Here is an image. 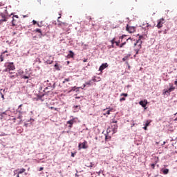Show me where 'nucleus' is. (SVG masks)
Wrapping results in <instances>:
<instances>
[{
  "label": "nucleus",
  "mask_w": 177,
  "mask_h": 177,
  "mask_svg": "<svg viewBox=\"0 0 177 177\" xmlns=\"http://www.w3.org/2000/svg\"><path fill=\"white\" fill-rule=\"evenodd\" d=\"M109 49H110V48H114V44H112L111 46H109Z\"/></svg>",
  "instance_id": "obj_43"
},
{
  "label": "nucleus",
  "mask_w": 177,
  "mask_h": 177,
  "mask_svg": "<svg viewBox=\"0 0 177 177\" xmlns=\"http://www.w3.org/2000/svg\"><path fill=\"white\" fill-rule=\"evenodd\" d=\"M67 24L65 23H63L62 24H61V26L62 27V28L65 30V31H68V30L64 29L65 27H67Z\"/></svg>",
  "instance_id": "obj_18"
},
{
  "label": "nucleus",
  "mask_w": 177,
  "mask_h": 177,
  "mask_svg": "<svg viewBox=\"0 0 177 177\" xmlns=\"http://www.w3.org/2000/svg\"><path fill=\"white\" fill-rule=\"evenodd\" d=\"M78 148H79V150H81V149H88V142L84 141L82 143H80Z\"/></svg>",
  "instance_id": "obj_4"
},
{
  "label": "nucleus",
  "mask_w": 177,
  "mask_h": 177,
  "mask_svg": "<svg viewBox=\"0 0 177 177\" xmlns=\"http://www.w3.org/2000/svg\"><path fill=\"white\" fill-rule=\"evenodd\" d=\"M24 172H26V169L22 168V169H20L19 171H18V174H24Z\"/></svg>",
  "instance_id": "obj_21"
},
{
  "label": "nucleus",
  "mask_w": 177,
  "mask_h": 177,
  "mask_svg": "<svg viewBox=\"0 0 177 177\" xmlns=\"http://www.w3.org/2000/svg\"><path fill=\"white\" fill-rule=\"evenodd\" d=\"M16 172H17V170L14 171V175H16Z\"/></svg>",
  "instance_id": "obj_49"
},
{
  "label": "nucleus",
  "mask_w": 177,
  "mask_h": 177,
  "mask_svg": "<svg viewBox=\"0 0 177 177\" xmlns=\"http://www.w3.org/2000/svg\"><path fill=\"white\" fill-rule=\"evenodd\" d=\"M67 64H70V62L68 61V62H67Z\"/></svg>",
  "instance_id": "obj_58"
},
{
  "label": "nucleus",
  "mask_w": 177,
  "mask_h": 177,
  "mask_svg": "<svg viewBox=\"0 0 177 177\" xmlns=\"http://www.w3.org/2000/svg\"><path fill=\"white\" fill-rule=\"evenodd\" d=\"M91 81L88 82H86V85H91Z\"/></svg>",
  "instance_id": "obj_40"
},
{
  "label": "nucleus",
  "mask_w": 177,
  "mask_h": 177,
  "mask_svg": "<svg viewBox=\"0 0 177 177\" xmlns=\"http://www.w3.org/2000/svg\"><path fill=\"white\" fill-rule=\"evenodd\" d=\"M88 167H90L91 168H92V167H93V164L91 163V165H89Z\"/></svg>",
  "instance_id": "obj_47"
},
{
  "label": "nucleus",
  "mask_w": 177,
  "mask_h": 177,
  "mask_svg": "<svg viewBox=\"0 0 177 177\" xmlns=\"http://www.w3.org/2000/svg\"><path fill=\"white\" fill-rule=\"evenodd\" d=\"M85 86H86V83H85V84H84V88H85Z\"/></svg>",
  "instance_id": "obj_53"
},
{
  "label": "nucleus",
  "mask_w": 177,
  "mask_h": 177,
  "mask_svg": "<svg viewBox=\"0 0 177 177\" xmlns=\"http://www.w3.org/2000/svg\"><path fill=\"white\" fill-rule=\"evenodd\" d=\"M111 42L112 45H114V44H115V38H113L112 40H111Z\"/></svg>",
  "instance_id": "obj_27"
},
{
  "label": "nucleus",
  "mask_w": 177,
  "mask_h": 177,
  "mask_svg": "<svg viewBox=\"0 0 177 177\" xmlns=\"http://www.w3.org/2000/svg\"><path fill=\"white\" fill-rule=\"evenodd\" d=\"M139 104L142 106V107H144L146 110V106H147V100H145L144 101H140Z\"/></svg>",
  "instance_id": "obj_8"
},
{
  "label": "nucleus",
  "mask_w": 177,
  "mask_h": 177,
  "mask_svg": "<svg viewBox=\"0 0 177 177\" xmlns=\"http://www.w3.org/2000/svg\"><path fill=\"white\" fill-rule=\"evenodd\" d=\"M169 86H170L169 89L166 91L164 90L163 95H167V93L169 95V93H171V92H173V91L175 89V86H174V84L171 83L169 84Z\"/></svg>",
  "instance_id": "obj_2"
},
{
  "label": "nucleus",
  "mask_w": 177,
  "mask_h": 177,
  "mask_svg": "<svg viewBox=\"0 0 177 177\" xmlns=\"http://www.w3.org/2000/svg\"><path fill=\"white\" fill-rule=\"evenodd\" d=\"M129 39H131V37H129V39H127V41H129Z\"/></svg>",
  "instance_id": "obj_55"
},
{
  "label": "nucleus",
  "mask_w": 177,
  "mask_h": 177,
  "mask_svg": "<svg viewBox=\"0 0 177 177\" xmlns=\"http://www.w3.org/2000/svg\"><path fill=\"white\" fill-rule=\"evenodd\" d=\"M126 44H127V41H124V42L122 43V44L119 46V47H120V48H122V47L124 46V45H126Z\"/></svg>",
  "instance_id": "obj_26"
},
{
  "label": "nucleus",
  "mask_w": 177,
  "mask_h": 177,
  "mask_svg": "<svg viewBox=\"0 0 177 177\" xmlns=\"http://www.w3.org/2000/svg\"><path fill=\"white\" fill-rule=\"evenodd\" d=\"M107 67H109V64L107 63L102 64L99 68V71H101L102 73L103 70H104V68H107Z\"/></svg>",
  "instance_id": "obj_6"
},
{
  "label": "nucleus",
  "mask_w": 177,
  "mask_h": 177,
  "mask_svg": "<svg viewBox=\"0 0 177 177\" xmlns=\"http://www.w3.org/2000/svg\"><path fill=\"white\" fill-rule=\"evenodd\" d=\"M129 59V55H127L124 57L122 58L123 62H126V60H128Z\"/></svg>",
  "instance_id": "obj_22"
},
{
  "label": "nucleus",
  "mask_w": 177,
  "mask_h": 177,
  "mask_svg": "<svg viewBox=\"0 0 177 177\" xmlns=\"http://www.w3.org/2000/svg\"><path fill=\"white\" fill-rule=\"evenodd\" d=\"M3 21H8V18H2L0 19V26L2 24V23H3Z\"/></svg>",
  "instance_id": "obj_16"
},
{
  "label": "nucleus",
  "mask_w": 177,
  "mask_h": 177,
  "mask_svg": "<svg viewBox=\"0 0 177 177\" xmlns=\"http://www.w3.org/2000/svg\"><path fill=\"white\" fill-rule=\"evenodd\" d=\"M106 110H108V111H106V113H104V115H106V114H107L108 115H110V112L113 111V110H114V109H113V108H106Z\"/></svg>",
  "instance_id": "obj_12"
},
{
  "label": "nucleus",
  "mask_w": 177,
  "mask_h": 177,
  "mask_svg": "<svg viewBox=\"0 0 177 177\" xmlns=\"http://www.w3.org/2000/svg\"><path fill=\"white\" fill-rule=\"evenodd\" d=\"M143 129H145V131H147V127L145 126V127H143Z\"/></svg>",
  "instance_id": "obj_44"
},
{
  "label": "nucleus",
  "mask_w": 177,
  "mask_h": 177,
  "mask_svg": "<svg viewBox=\"0 0 177 177\" xmlns=\"http://www.w3.org/2000/svg\"><path fill=\"white\" fill-rule=\"evenodd\" d=\"M0 94L1 96V98L3 99V100H5V94H3V93H2V89H0Z\"/></svg>",
  "instance_id": "obj_17"
},
{
  "label": "nucleus",
  "mask_w": 177,
  "mask_h": 177,
  "mask_svg": "<svg viewBox=\"0 0 177 177\" xmlns=\"http://www.w3.org/2000/svg\"><path fill=\"white\" fill-rule=\"evenodd\" d=\"M23 104H21L19 106L18 109H17V111L18 113H20V114H23V113H24V109H23Z\"/></svg>",
  "instance_id": "obj_9"
},
{
  "label": "nucleus",
  "mask_w": 177,
  "mask_h": 177,
  "mask_svg": "<svg viewBox=\"0 0 177 177\" xmlns=\"http://www.w3.org/2000/svg\"><path fill=\"white\" fill-rule=\"evenodd\" d=\"M76 99H80V97H76Z\"/></svg>",
  "instance_id": "obj_60"
},
{
  "label": "nucleus",
  "mask_w": 177,
  "mask_h": 177,
  "mask_svg": "<svg viewBox=\"0 0 177 177\" xmlns=\"http://www.w3.org/2000/svg\"><path fill=\"white\" fill-rule=\"evenodd\" d=\"M66 124H69L68 126L69 128H73V124H74V120H68V122H66Z\"/></svg>",
  "instance_id": "obj_10"
},
{
  "label": "nucleus",
  "mask_w": 177,
  "mask_h": 177,
  "mask_svg": "<svg viewBox=\"0 0 177 177\" xmlns=\"http://www.w3.org/2000/svg\"><path fill=\"white\" fill-rule=\"evenodd\" d=\"M36 32H39L41 35H42V31H41V29H36Z\"/></svg>",
  "instance_id": "obj_24"
},
{
  "label": "nucleus",
  "mask_w": 177,
  "mask_h": 177,
  "mask_svg": "<svg viewBox=\"0 0 177 177\" xmlns=\"http://www.w3.org/2000/svg\"><path fill=\"white\" fill-rule=\"evenodd\" d=\"M120 96H124V97H127L128 94L127 93H122V94H120Z\"/></svg>",
  "instance_id": "obj_31"
},
{
  "label": "nucleus",
  "mask_w": 177,
  "mask_h": 177,
  "mask_svg": "<svg viewBox=\"0 0 177 177\" xmlns=\"http://www.w3.org/2000/svg\"><path fill=\"white\" fill-rule=\"evenodd\" d=\"M118 128V126L117 125V124L112 125V129H113V133H115V132H117Z\"/></svg>",
  "instance_id": "obj_11"
},
{
  "label": "nucleus",
  "mask_w": 177,
  "mask_h": 177,
  "mask_svg": "<svg viewBox=\"0 0 177 177\" xmlns=\"http://www.w3.org/2000/svg\"><path fill=\"white\" fill-rule=\"evenodd\" d=\"M39 171H44V167H40Z\"/></svg>",
  "instance_id": "obj_45"
},
{
  "label": "nucleus",
  "mask_w": 177,
  "mask_h": 177,
  "mask_svg": "<svg viewBox=\"0 0 177 177\" xmlns=\"http://www.w3.org/2000/svg\"><path fill=\"white\" fill-rule=\"evenodd\" d=\"M109 140H111V136H105V142H109Z\"/></svg>",
  "instance_id": "obj_19"
},
{
  "label": "nucleus",
  "mask_w": 177,
  "mask_h": 177,
  "mask_svg": "<svg viewBox=\"0 0 177 177\" xmlns=\"http://www.w3.org/2000/svg\"><path fill=\"white\" fill-rule=\"evenodd\" d=\"M9 73V74H13V73L12 72H10H10H8Z\"/></svg>",
  "instance_id": "obj_52"
},
{
  "label": "nucleus",
  "mask_w": 177,
  "mask_h": 177,
  "mask_svg": "<svg viewBox=\"0 0 177 177\" xmlns=\"http://www.w3.org/2000/svg\"><path fill=\"white\" fill-rule=\"evenodd\" d=\"M157 21H158V24H157L156 27L158 28H161L162 27V25L164 24V23H165V19L164 18H161V19H158Z\"/></svg>",
  "instance_id": "obj_3"
},
{
  "label": "nucleus",
  "mask_w": 177,
  "mask_h": 177,
  "mask_svg": "<svg viewBox=\"0 0 177 177\" xmlns=\"http://www.w3.org/2000/svg\"><path fill=\"white\" fill-rule=\"evenodd\" d=\"M169 172V169H165L162 170V174L164 175L168 174Z\"/></svg>",
  "instance_id": "obj_15"
},
{
  "label": "nucleus",
  "mask_w": 177,
  "mask_h": 177,
  "mask_svg": "<svg viewBox=\"0 0 177 177\" xmlns=\"http://www.w3.org/2000/svg\"><path fill=\"white\" fill-rule=\"evenodd\" d=\"M32 24H33L34 26H35V24H37V21L33 20V21H32Z\"/></svg>",
  "instance_id": "obj_37"
},
{
  "label": "nucleus",
  "mask_w": 177,
  "mask_h": 177,
  "mask_svg": "<svg viewBox=\"0 0 177 177\" xmlns=\"http://www.w3.org/2000/svg\"><path fill=\"white\" fill-rule=\"evenodd\" d=\"M15 19H19V16L18 15H13L12 19L13 18L15 19Z\"/></svg>",
  "instance_id": "obj_36"
},
{
  "label": "nucleus",
  "mask_w": 177,
  "mask_h": 177,
  "mask_svg": "<svg viewBox=\"0 0 177 177\" xmlns=\"http://www.w3.org/2000/svg\"><path fill=\"white\" fill-rule=\"evenodd\" d=\"M75 156V153H71V157H74Z\"/></svg>",
  "instance_id": "obj_46"
},
{
  "label": "nucleus",
  "mask_w": 177,
  "mask_h": 177,
  "mask_svg": "<svg viewBox=\"0 0 177 177\" xmlns=\"http://www.w3.org/2000/svg\"><path fill=\"white\" fill-rule=\"evenodd\" d=\"M150 124V122H149V120H147L145 123V126L147 127L148 125Z\"/></svg>",
  "instance_id": "obj_34"
},
{
  "label": "nucleus",
  "mask_w": 177,
  "mask_h": 177,
  "mask_svg": "<svg viewBox=\"0 0 177 177\" xmlns=\"http://www.w3.org/2000/svg\"><path fill=\"white\" fill-rule=\"evenodd\" d=\"M115 44H116L117 46H120V41H115Z\"/></svg>",
  "instance_id": "obj_35"
},
{
  "label": "nucleus",
  "mask_w": 177,
  "mask_h": 177,
  "mask_svg": "<svg viewBox=\"0 0 177 177\" xmlns=\"http://www.w3.org/2000/svg\"><path fill=\"white\" fill-rule=\"evenodd\" d=\"M125 100H126L125 97H122L120 99V102H124Z\"/></svg>",
  "instance_id": "obj_33"
},
{
  "label": "nucleus",
  "mask_w": 177,
  "mask_h": 177,
  "mask_svg": "<svg viewBox=\"0 0 177 177\" xmlns=\"http://www.w3.org/2000/svg\"><path fill=\"white\" fill-rule=\"evenodd\" d=\"M23 78H24V80H28V76H23Z\"/></svg>",
  "instance_id": "obj_38"
},
{
  "label": "nucleus",
  "mask_w": 177,
  "mask_h": 177,
  "mask_svg": "<svg viewBox=\"0 0 177 177\" xmlns=\"http://www.w3.org/2000/svg\"><path fill=\"white\" fill-rule=\"evenodd\" d=\"M111 124H117V120H113V121L111 122Z\"/></svg>",
  "instance_id": "obj_39"
},
{
  "label": "nucleus",
  "mask_w": 177,
  "mask_h": 177,
  "mask_svg": "<svg viewBox=\"0 0 177 177\" xmlns=\"http://www.w3.org/2000/svg\"><path fill=\"white\" fill-rule=\"evenodd\" d=\"M127 31L132 34L135 31V27L133 26H129L128 25L127 26L126 28Z\"/></svg>",
  "instance_id": "obj_7"
},
{
  "label": "nucleus",
  "mask_w": 177,
  "mask_h": 177,
  "mask_svg": "<svg viewBox=\"0 0 177 177\" xmlns=\"http://www.w3.org/2000/svg\"><path fill=\"white\" fill-rule=\"evenodd\" d=\"M142 38H143V36H140L139 39L137 40L136 44H134V46H138L137 48L135 50L136 52V55H138L140 49H142Z\"/></svg>",
  "instance_id": "obj_1"
},
{
  "label": "nucleus",
  "mask_w": 177,
  "mask_h": 177,
  "mask_svg": "<svg viewBox=\"0 0 177 177\" xmlns=\"http://www.w3.org/2000/svg\"><path fill=\"white\" fill-rule=\"evenodd\" d=\"M0 17H1V19L8 18V17H6V15L3 12L0 13Z\"/></svg>",
  "instance_id": "obj_20"
},
{
  "label": "nucleus",
  "mask_w": 177,
  "mask_h": 177,
  "mask_svg": "<svg viewBox=\"0 0 177 177\" xmlns=\"http://www.w3.org/2000/svg\"><path fill=\"white\" fill-rule=\"evenodd\" d=\"M74 108L75 109H80V106H78V105L75 106Z\"/></svg>",
  "instance_id": "obj_41"
},
{
  "label": "nucleus",
  "mask_w": 177,
  "mask_h": 177,
  "mask_svg": "<svg viewBox=\"0 0 177 177\" xmlns=\"http://www.w3.org/2000/svg\"><path fill=\"white\" fill-rule=\"evenodd\" d=\"M151 167L152 169H154V168H156V163H152L151 165Z\"/></svg>",
  "instance_id": "obj_30"
},
{
  "label": "nucleus",
  "mask_w": 177,
  "mask_h": 177,
  "mask_svg": "<svg viewBox=\"0 0 177 177\" xmlns=\"http://www.w3.org/2000/svg\"><path fill=\"white\" fill-rule=\"evenodd\" d=\"M7 67L8 68L10 71H13L16 70V67L15 66V64H13V62L8 63Z\"/></svg>",
  "instance_id": "obj_5"
},
{
  "label": "nucleus",
  "mask_w": 177,
  "mask_h": 177,
  "mask_svg": "<svg viewBox=\"0 0 177 177\" xmlns=\"http://www.w3.org/2000/svg\"><path fill=\"white\" fill-rule=\"evenodd\" d=\"M147 27H149V24H147Z\"/></svg>",
  "instance_id": "obj_62"
},
{
  "label": "nucleus",
  "mask_w": 177,
  "mask_h": 177,
  "mask_svg": "<svg viewBox=\"0 0 177 177\" xmlns=\"http://www.w3.org/2000/svg\"><path fill=\"white\" fill-rule=\"evenodd\" d=\"M19 175H20V174H18L17 175V177H20V176H19Z\"/></svg>",
  "instance_id": "obj_54"
},
{
  "label": "nucleus",
  "mask_w": 177,
  "mask_h": 177,
  "mask_svg": "<svg viewBox=\"0 0 177 177\" xmlns=\"http://www.w3.org/2000/svg\"><path fill=\"white\" fill-rule=\"evenodd\" d=\"M70 81V78H66L64 80V82H62V84H66V82H68Z\"/></svg>",
  "instance_id": "obj_25"
},
{
  "label": "nucleus",
  "mask_w": 177,
  "mask_h": 177,
  "mask_svg": "<svg viewBox=\"0 0 177 177\" xmlns=\"http://www.w3.org/2000/svg\"><path fill=\"white\" fill-rule=\"evenodd\" d=\"M15 120H16V118H14Z\"/></svg>",
  "instance_id": "obj_63"
},
{
  "label": "nucleus",
  "mask_w": 177,
  "mask_h": 177,
  "mask_svg": "<svg viewBox=\"0 0 177 177\" xmlns=\"http://www.w3.org/2000/svg\"><path fill=\"white\" fill-rule=\"evenodd\" d=\"M51 110H55V111H59V110L57 109V108H55L54 106H51L50 107Z\"/></svg>",
  "instance_id": "obj_29"
},
{
  "label": "nucleus",
  "mask_w": 177,
  "mask_h": 177,
  "mask_svg": "<svg viewBox=\"0 0 177 177\" xmlns=\"http://www.w3.org/2000/svg\"><path fill=\"white\" fill-rule=\"evenodd\" d=\"M5 53H8V50H5L4 52H3V53H1V55H5Z\"/></svg>",
  "instance_id": "obj_42"
},
{
  "label": "nucleus",
  "mask_w": 177,
  "mask_h": 177,
  "mask_svg": "<svg viewBox=\"0 0 177 177\" xmlns=\"http://www.w3.org/2000/svg\"><path fill=\"white\" fill-rule=\"evenodd\" d=\"M67 57H68V58L74 57V53L72 50H70L69 54L67 55Z\"/></svg>",
  "instance_id": "obj_13"
},
{
  "label": "nucleus",
  "mask_w": 177,
  "mask_h": 177,
  "mask_svg": "<svg viewBox=\"0 0 177 177\" xmlns=\"http://www.w3.org/2000/svg\"><path fill=\"white\" fill-rule=\"evenodd\" d=\"M165 143H166L165 141H164L162 145H165Z\"/></svg>",
  "instance_id": "obj_56"
},
{
  "label": "nucleus",
  "mask_w": 177,
  "mask_h": 177,
  "mask_svg": "<svg viewBox=\"0 0 177 177\" xmlns=\"http://www.w3.org/2000/svg\"><path fill=\"white\" fill-rule=\"evenodd\" d=\"M3 4H2V3H0V6H3Z\"/></svg>",
  "instance_id": "obj_57"
},
{
  "label": "nucleus",
  "mask_w": 177,
  "mask_h": 177,
  "mask_svg": "<svg viewBox=\"0 0 177 177\" xmlns=\"http://www.w3.org/2000/svg\"><path fill=\"white\" fill-rule=\"evenodd\" d=\"M10 78H11V79H12V78H15V75H10Z\"/></svg>",
  "instance_id": "obj_48"
},
{
  "label": "nucleus",
  "mask_w": 177,
  "mask_h": 177,
  "mask_svg": "<svg viewBox=\"0 0 177 177\" xmlns=\"http://www.w3.org/2000/svg\"><path fill=\"white\" fill-rule=\"evenodd\" d=\"M156 145H159V143H160V142H156Z\"/></svg>",
  "instance_id": "obj_59"
},
{
  "label": "nucleus",
  "mask_w": 177,
  "mask_h": 177,
  "mask_svg": "<svg viewBox=\"0 0 177 177\" xmlns=\"http://www.w3.org/2000/svg\"><path fill=\"white\" fill-rule=\"evenodd\" d=\"M17 118H18L19 120H21V116H19Z\"/></svg>",
  "instance_id": "obj_50"
},
{
  "label": "nucleus",
  "mask_w": 177,
  "mask_h": 177,
  "mask_svg": "<svg viewBox=\"0 0 177 177\" xmlns=\"http://www.w3.org/2000/svg\"><path fill=\"white\" fill-rule=\"evenodd\" d=\"M57 64H55V67H57Z\"/></svg>",
  "instance_id": "obj_61"
},
{
  "label": "nucleus",
  "mask_w": 177,
  "mask_h": 177,
  "mask_svg": "<svg viewBox=\"0 0 177 177\" xmlns=\"http://www.w3.org/2000/svg\"><path fill=\"white\" fill-rule=\"evenodd\" d=\"M12 27H15V26H17V24H16V19L15 18H12Z\"/></svg>",
  "instance_id": "obj_14"
},
{
  "label": "nucleus",
  "mask_w": 177,
  "mask_h": 177,
  "mask_svg": "<svg viewBox=\"0 0 177 177\" xmlns=\"http://www.w3.org/2000/svg\"><path fill=\"white\" fill-rule=\"evenodd\" d=\"M7 92H8V88L2 89V93L3 95H6Z\"/></svg>",
  "instance_id": "obj_23"
},
{
  "label": "nucleus",
  "mask_w": 177,
  "mask_h": 177,
  "mask_svg": "<svg viewBox=\"0 0 177 177\" xmlns=\"http://www.w3.org/2000/svg\"><path fill=\"white\" fill-rule=\"evenodd\" d=\"M120 38L122 39L124 38V35L121 36Z\"/></svg>",
  "instance_id": "obj_51"
},
{
  "label": "nucleus",
  "mask_w": 177,
  "mask_h": 177,
  "mask_svg": "<svg viewBox=\"0 0 177 177\" xmlns=\"http://www.w3.org/2000/svg\"><path fill=\"white\" fill-rule=\"evenodd\" d=\"M4 71L6 73H10V71L9 70V68L7 66V68L4 69Z\"/></svg>",
  "instance_id": "obj_28"
},
{
  "label": "nucleus",
  "mask_w": 177,
  "mask_h": 177,
  "mask_svg": "<svg viewBox=\"0 0 177 177\" xmlns=\"http://www.w3.org/2000/svg\"><path fill=\"white\" fill-rule=\"evenodd\" d=\"M1 62H3V55L1 54L0 56Z\"/></svg>",
  "instance_id": "obj_32"
}]
</instances>
